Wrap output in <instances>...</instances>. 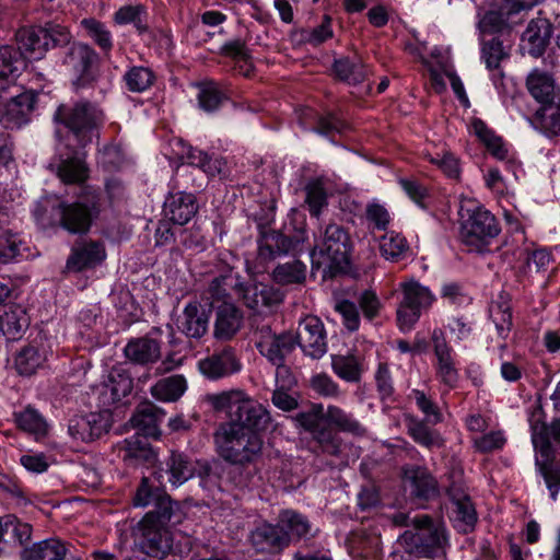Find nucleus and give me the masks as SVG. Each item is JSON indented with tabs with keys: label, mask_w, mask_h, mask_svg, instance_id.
Returning <instances> with one entry per match:
<instances>
[{
	"label": "nucleus",
	"mask_w": 560,
	"mask_h": 560,
	"mask_svg": "<svg viewBox=\"0 0 560 560\" xmlns=\"http://www.w3.org/2000/svg\"><path fill=\"white\" fill-rule=\"evenodd\" d=\"M213 436L219 455L232 465L253 464L261 455V435L241 424L221 423Z\"/></svg>",
	"instance_id": "f257e3e1"
},
{
	"label": "nucleus",
	"mask_w": 560,
	"mask_h": 560,
	"mask_svg": "<svg viewBox=\"0 0 560 560\" xmlns=\"http://www.w3.org/2000/svg\"><path fill=\"white\" fill-rule=\"evenodd\" d=\"M250 327L257 350L277 369V382H279L280 377L290 376V371L284 362L285 358L296 347L294 334L288 331L281 334L273 332L270 323L265 320L260 314L252 316Z\"/></svg>",
	"instance_id": "f03ea898"
},
{
	"label": "nucleus",
	"mask_w": 560,
	"mask_h": 560,
	"mask_svg": "<svg viewBox=\"0 0 560 560\" xmlns=\"http://www.w3.org/2000/svg\"><path fill=\"white\" fill-rule=\"evenodd\" d=\"M54 119L69 129L66 148H84L92 141L93 131L103 121V113L90 102H79L72 106L60 105Z\"/></svg>",
	"instance_id": "7ed1b4c3"
},
{
	"label": "nucleus",
	"mask_w": 560,
	"mask_h": 560,
	"mask_svg": "<svg viewBox=\"0 0 560 560\" xmlns=\"http://www.w3.org/2000/svg\"><path fill=\"white\" fill-rule=\"evenodd\" d=\"M462 220L460 237L476 250L487 246L501 231L495 217L474 201L464 202L459 209Z\"/></svg>",
	"instance_id": "20e7f679"
},
{
	"label": "nucleus",
	"mask_w": 560,
	"mask_h": 560,
	"mask_svg": "<svg viewBox=\"0 0 560 560\" xmlns=\"http://www.w3.org/2000/svg\"><path fill=\"white\" fill-rule=\"evenodd\" d=\"M350 238L345 229L330 223L311 252L312 268L332 272L348 262Z\"/></svg>",
	"instance_id": "39448f33"
},
{
	"label": "nucleus",
	"mask_w": 560,
	"mask_h": 560,
	"mask_svg": "<svg viewBox=\"0 0 560 560\" xmlns=\"http://www.w3.org/2000/svg\"><path fill=\"white\" fill-rule=\"evenodd\" d=\"M399 542L409 553H417L427 558H444L448 540L446 529L442 524H434L429 516V521L419 524L416 530H405Z\"/></svg>",
	"instance_id": "423d86ee"
},
{
	"label": "nucleus",
	"mask_w": 560,
	"mask_h": 560,
	"mask_svg": "<svg viewBox=\"0 0 560 560\" xmlns=\"http://www.w3.org/2000/svg\"><path fill=\"white\" fill-rule=\"evenodd\" d=\"M402 298L397 306V324L401 331H409L419 320L422 311L429 308L434 296L429 288L413 279L399 284Z\"/></svg>",
	"instance_id": "0eeeda50"
},
{
	"label": "nucleus",
	"mask_w": 560,
	"mask_h": 560,
	"mask_svg": "<svg viewBox=\"0 0 560 560\" xmlns=\"http://www.w3.org/2000/svg\"><path fill=\"white\" fill-rule=\"evenodd\" d=\"M152 514H145L133 529L135 541L148 556L165 557L173 547V535L167 524L154 523Z\"/></svg>",
	"instance_id": "6e6552de"
},
{
	"label": "nucleus",
	"mask_w": 560,
	"mask_h": 560,
	"mask_svg": "<svg viewBox=\"0 0 560 560\" xmlns=\"http://www.w3.org/2000/svg\"><path fill=\"white\" fill-rule=\"evenodd\" d=\"M96 58V52L86 44L77 43L69 48L63 65L77 89L85 88L94 80L92 66Z\"/></svg>",
	"instance_id": "1a4fd4ad"
},
{
	"label": "nucleus",
	"mask_w": 560,
	"mask_h": 560,
	"mask_svg": "<svg viewBox=\"0 0 560 560\" xmlns=\"http://www.w3.org/2000/svg\"><path fill=\"white\" fill-rule=\"evenodd\" d=\"M294 337L296 339V346H299L307 357L319 359L327 351L325 328L320 319L316 316H306L302 319Z\"/></svg>",
	"instance_id": "9d476101"
},
{
	"label": "nucleus",
	"mask_w": 560,
	"mask_h": 560,
	"mask_svg": "<svg viewBox=\"0 0 560 560\" xmlns=\"http://www.w3.org/2000/svg\"><path fill=\"white\" fill-rule=\"evenodd\" d=\"M109 427L110 415L107 410H103L73 417L69 421L68 432L73 440L89 443L101 438Z\"/></svg>",
	"instance_id": "9b49d317"
},
{
	"label": "nucleus",
	"mask_w": 560,
	"mask_h": 560,
	"mask_svg": "<svg viewBox=\"0 0 560 560\" xmlns=\"http://www.w3.org/2000/svg\"><path fill=\"white\" fill-rule=\"evenodd\" d=\"M198 369L205 377L217 381L240 372L242 363L234 349L226 347L199 360Z\"/></svg>",
	"instance_id": "f8f14e48"
},
{
	"label": "nucleus",
	"mask_w": 560,
	"mask_h": 560,
	"mask_svg": "<svg viewBox=\"0 0 560 560\" xmlns=\"http://www.w3.org/2000/svg\"><path fill=\"white\" fill-rule=\"evenodd\" d=\"M250 542L257 552L278 553L290 545V534L279 522L276 525L262 523L252 530Z\"/></svg>",
	"instance_id": "ddd939ff"
},
{
	"label": "nucleus",
	"mask_w": 560,
	"mask_h": 560,
	"mask_svg": "<svg viewBox=\"0 0 560 560\" xmlns=\"http://www.w3.org/2000/svg\"><path fill=\"white\" fill-rule=\"evenodd\" d=\"M235 289L244 304L258 313L264 307L270 308L283 301L282 292L269 284L257 282L240 283Z\"/></svg>",
	"instance_id": "4468645a"
},
{
	"label": "nucleus",
	"mask_w": 560,
	"mask_h": 560,
	"mask_svg": "<svg viewBox=\"0 0 560 560\" xmlns=\"http://www.w3.org/2000/svg\"><path fill=\"white\" fill-rule=\"evenodd\" d=\"M447 493L453 502L452 521L460 533H469L477 523V513L469 497L458 487L452 486Z\"/></svg>",
	"instance_id": "2eb2a0df"
},
{
	"label": "nucleus",
	"mask_w": 560,
	"mask_h": 560,
	"mask_svg": "<svg viewBox=\"0 0 560 560\" xmlns=\"http://www.w3.org/2000/svg\"><path fill=\"white\" fill-rule=\"evenodd\" d=\"M303 241V237L291 238L277 231L268 232L259 242L258 259L268 262L280 255L299 252L300 243Z\"/></svg>",
	"instance_id": "dca6fc26"
},
{
	"label": "nucleus",
	"mask_w": 560,
	"mask_h": 560,
	"mask_svg": "<svg viewBox=\"0 0 560 560\" xmlns=\"http://www.w3.org/2000/svg\"><path fill=\"white\" fill-rule=\"evenodd\" d=\"M95 205L73 202L59 205L60 222L70 233H84L89 230Z\"/></svg>",
	"instance_id": "f3484780"
},
{
	"label": "nucleus",
	"mask_w": 560,
	"mask_h": 560,
	"mask_svg": "<svg viewBox=\"0 0 560 560\" xmlns=\"http://www.w3.org/2000/svg\"><path fill=\"white\" fill-rule=\"evenodd\" d=\"M198 212L196 197L183 191L170 194L164 202L165 217L175 224L188 223Z\"/></svg>",
	"instance_id": "a211bd4d"
},
{
	"label": "nucleus",
	"mask_w": 560,
	"mask_h": 560,
	"mask_svg": "<svg viewBox=\"0 0 560 560\" xmlns=\"http://www.w3.org/2000/svg\"><path fill=\"white\" fill-rule=\"evenodd\" d=\"M50 353L43 340H34L24 346L15 355L14 364L21 375H32L43 368Z\"/></svg>",
	"instance_id": "6ab92c4d"
},
{
	"label": "nucleus",
	"mask_w": 560,
	"mask_h": 560,
	"mask_svg": "<svg viewBox=\"0 0 560 560\" xmlns=\"http://www.w3.org/2000/svg\"><path fill=\"white\" fill-rule=\"evenodd\" d=\"M165 412L150 401L140 404L130 418L131 425L138 433L158 439L161 434L159 423L164 419Z\"/></svg>",
	"instance_id": "aec40b11"
},
{
	"label": "nucleus",
	"mask_w": 560,
	"mask_h": 560,
	"mask_svg": "<svg viewBox=\"0 0 560 560\" xmlns=\"http://www.w3.org/2000/svg\"><path fill=\"white\" fill-rule=\"evenodd\" d=\"M534 444L537 450L536 466L544 477L551 494L555 495L560 486V470L555 463V454L551 444L545 439H541L540 442L534 439Z\"/></svg>",
	"instance_id": "412c9836"
},
{
	"label": "nucleus",
	"mask_w": 560,
	"mask_h": 560,
	"mask_svg": "<svg viewBox=\"0 0 560 560\" xmlns=\"http://www.w3.org/2000/svg\"><path fill=\"white\" fill-rule=\"evenodd\" d=\"M226 423L241 424L242 428L260 434V432L267 431L270 428L271 417L261 404L248 396L235 420H230Z\"/></svg>",
	"instance_id": "4be33fe9"
},
{
	"label": "nucleus",
	"mask_w": 560,
	"mask_h": 560,
	"mask_svg": "<svg viewBox=\"0 0 560 560\" xmlns=\"http://www.w3.org/2000/svg\"><path fill=\"white\" fill-rule=\"evenodd\" d=\"M433 349L438 359V376L448 387H454L458 381V372L455 368L452 350L447 346L443 332L434 330L432 334Z\"/></svg>",
	"instance_id": "5701e85b"
},
{
	"label": "nucleus",
	"mask_w": 560,
	"mask_h": 560,
	"mask_svg": "<svg viewBox=\"0 0 560 560\" xmlns=\"http://www.w3.org/2000/svg\"><path fill=\"white\" fill-rule=\"evenodd\" d=\"M243 315L232 303H222L217 307L214 322V338L218 340H231L241 329Z\"/></svg>",
	"instance_id": "b1692460"
},
{
	"label": "nucleus",
	"mask_w": 560,
	"mask_h": 560,
	"mask_svg": "<svg viewBox=\"0 0 560 560\" xmlns=\"http://www.w3.org/2000/svg\"><path fill=\"white\" fill-rule=\"evenodd\" d=\"M34 109V97L30 93H22L10 100L5 98L2 120L0 124L7 128H20L30 119Z\"/></svg>",
	"instance_id": "393cba45"
},
{
	"label": "nucleus",
	"mask_w": 560,
	"mask_h": 560,
	"mask_svg": "<svg viewBox=\"0 0 560 560\" xmlns=\"http://www.w3.org/2000/svg\"><path fill=\"white\" fill-rule=\"evenodd\" d=\"M248 394L243 389L233 388L220 393L207 394L205 401L217 412H225L235 420L245 405Z\"/></svg>",
	"instance_id": "a878e982"
},
{
	"label": "nucleus",
	"mask_w": 560,
	"mask_h": 560,
	"mask_svg": "<svg viewBox=\"0 0 560 560\" xmlns=\"http://www.w3.org/2000/svg\"><path fill=\"white\" fill-rule=\"evenodd\" d=\"M50 167L56 170L57 176L65 184H81L88 178V166L83 158L74 151L66 158L60 153L58 161L50 163Z\"/></svg>",
	"instance_id": "bb28decb"
},
{
	"label": "nucleus",
	"mask_w": 560,
	"mask_h": 560,
	"mask_svg": "<svg viewBox=\"0 0 560 560\" xmlns=\"http://www.w3.org/2000/svg\"><path fill=\"white\" fill-rule=\"evenodd\" d=\"M28 326V317L21 305L7 304L0 308V337L19 339Z\"/></svg>",
	"instance_id": "cd10ccee"
},
{
	"label": "nucleus",
	"mask_w": 560,
	"mask_h": 560,
	"mask_svg": "<svg viewBox=\"0 0 560 560\" xmlns=\"http://www.w3.org/2000/svg\"><path fill=\"white\" fill-rule=\"evenodd\" d=\"M126 358L137 364L155 363L161 358V345L149 337L131 339L125 347Z\"/></svg>",
	"instance_id": "c85d7f7f"
},
{
	"label": "nucleus",
	"mask_w": 560,
	"mask_h": 560,
	"mask_svg": "<svg viewBox=\"0 0 560 560\" xmlns=\"http://www.w3.org/2000/svg\"><path fill=\"white\" fill-rule=\"evenodd\" d=\"M106 257L104 246L100 243L90 242L78 245L73 248L68 258L67 267L74 271L95 267Z\"/></svg>",
	"instance_id": "c756f323"
},
{
	"label": "nucleus",
	"mask_w": 560,
	"mask_h": 560,
	"mask_svg": "<svg viewBox=\"0 0 560 560\" xmlns=\"http://www.w3.org/2000/svg\"><path fill=\"white\" fill-rule=\"evenodd\" d=\"M551 24L545 19L533 20L523 33L522 40L532 56H540L551 37Z\"/></svg>",
	"instance_id": "7c9ffc66"
},
{
	"label": "nucleus",
	"mask_w": 560,
	"mask_h": 560,
	"mask_svg": "<svg viewBox=\"0 0 560 560\" xmlns=\"http://www.w3.org/2000/svg\"><path fill=\"white\" fill-rule=\"evenodd\" d=\"M404 480L410 487L411 493L420 499H429L436 493V481L423 467L404 468Z\"/></svg>",
	"instance_id": "2f4dec72"
},
{
	"label": "nucleus",
	"mask_w": 560,
	"mask_h": 560,
	"mask_svg": "<svg viewBox=\"0 0 560 560\" xmlns=\"http://www.w3.org/2000/svg\"><path fill=\"white\" fill-rule=\"evenodd\" d=\"M67 545L58 538H48L34 544L22 551L23 560H65Z\"/></svg>",
	"instance_id": "473e14b6"
},
{
	"label": "nucleus",
	"mask_w": 560,
	"mask_h": 560,
	"mask_svg": "<svg viewBox=\"0 0 560 560\" xmlns=\"http://www.w3.org/2000/svg\"><path fill=\"white\" fill-rule=\"evenodd\" d=\"M209 318L197 303L185 306L179 328L189 338H201L208 331Z\"/></svg>",
	"instance_id": "72a5a7b5"
},
{
	"label": "nucleus",
	"mask_w": 560,
	"mask_h": 560,
	"mask_svg": "<svg viewBox=\"0 0 560 560\" xmlns=\"http://www.w3.org/2000/svg\"><path fill=\"white\" fill-rule=\"evenodd\" d=\"M472 133L487 148L491 155L498 160H505L509 149L503 139L490 129L481 119L474 118L470 124Z\"/></svg>",
	"instance_id": "f704fd0d"
},
{
	"label": "nucleus",
	"mask_w": 560,
	"mask_h": 560,
	"mask_svg": "<svg viewBox=\"0 0 560 560\" xmlns=\"http://www.w3.org/2000/svg\"><path fill=\"white\" fill-rule=\"evenodd\" d=\"M16 37L20 49L30 57L40 58L48 50V42L42 26L23 27L19 30Z\"/></svg>",
	"instance_id": "c9c22d12"
},
{
	"label": "nucleus",
	"mask_w": 560,
	"mask_h": 560,
	"mask_svg": "<svg viewBox=\"0 0 560 560\" xmlns=\"http://www.w3.org/2000/svg\"><path fill=\"white\" fill-rule=\"evenodd\" d=\"M278 521L282 529L290 534L292 539H307L315 535L313 526L303 514L293 510H283L279 513Z\"/></svg>",
	"instance_id": "e433bc0d"
},
{
	"label": "nucleus",
	"mask_w": 560,
	"mask_h": 560,
	"mask_svg": "<svg viewBox=\"0 0 560 560\" xmlns=\"http://www.w3.org/2000/svg\"><path fill=\"white\" fill-rule=\"evenodd\" d=\"M132 389V381L122 373H112L108 381L102 385L101 401L103 406H110L128 396Z\"/></svg>",
	"instance_id": "4c0bfd02"
},
{
	"label": "nucleus",
	"mask_w": 560,
	"mask_h": 560,
	"mask_svg": "<svg viewBox=\"0 0 560 560\" xmlns=\"http://www.w3.org/2000/svg\"><path fill=\"white\" fill-rule=\"evenodd\" d=\"M194 462L182 453H172L166 460V470L168 482L178 487L195 476Z\"/></svg>",
	"instance_id": "58836bf2"
},
{
	"label": "nucleus",
	"mask_w": 560,
	"mask_h": 560,
	"mask_svg": "<svg viewBox=\"0 0 560 560\" xmlns=\"http://www.w3.org/2000/svg\"><path fill=\"white\" fill-rule=\"evenodd\" d=\"M187 389V382L183 375H172L158 381L151 387V395L162 401H176Z\"/></svg>",
	"instance_id": "ea45409f"
},
{
	"label": "nucleus",
	"mask_w": 560,
	"mask_h": 560,
	"mask_svg": "<svg viewBox=\"0 0 560 560\" xmlns=\"http://www.w3.org/2000/svg\"><path fill=\"white\" fill-rule=\"evenodd\" d=\"M326 420L335 425L338 430L362 436L366 433L364 425L359 422L351 413L346 412L337 406H328L325 412Z\"/></svg>",
	"instance_id": "a19ab883"
},
{
	"label": "nucleus",
	"mask_w": 560,
	"mask_h": 560,
	"mask_svg": "<svg viewBox=\"0 0 560 560\" xmlns=\"http://www.w3.org/2000/svg\"><path fill=\"white\" fill-rule=\"evenodd\" d=\"M33 528L14 515L3 516V542L24 546L32 538Z\"/></svg>",
	"instance_id": "79ce46f5"
},
{
	"label": "nucleus",
	"mask_w": 560,
	"mask_h": 560,
	"mask_svg": "<svg viewBox=\"0 0 560 560\" xmlns=\"http://www.w3.org/2000/svg\"><path fill=\"white\" fill-rule=\"evenodd\" d=\"M336 75L350 84H358L364 81L369 74V70L360 58L350 60L341 58L334 63Z\"/></svg>",
	"instance_id": "37998d69"
},
{
	"label": "nucleus",
	"mask_w": 560,
	"mask_h": 560,
	"mask_svg": "<svg viewBox=\"0 0 560 560\" xmlns=\"http://www.w3.org/2000/svg\"><path fill=\"white\" fill-rule=\"evenodd\" d=\"M527 89L529 93L540 103H547L553 94V80L544 71L533 70L527 77Z\"/></svg>",
	"instance_id": "c03bdc74"
},
{
	"label": "nucleus",
	"mask_w": 560,
	"mask_h": 560,
	"mask_svg": "<svg viewBox=\"0 0 560 560\" xmlns=\"http://www.w3.org/2000/svg\"><path fill=\"white\" fill-rule=\"evenodd\" d=\"M272 279L278 284H301L306 279V266L300 260L278 265L272 271Z\"/></svg>",
	"instance_id": "a18cd8bd"
},
{
	"label": "nucleus",
	"mask_w": 560,
	"mask_h": 560,
	"mask_svg": "<svg viewBox=\"0 0 560 560\" xmlns=\"http://www.w3.org/2000/svg\"><path fill=\"white\" fill-rule=\"evenodd\" d=\"M408 250V243L406 238L394 231L385 233L380 238L381 255L390 261H398Z\"/></svg>",
	"instance_id": "49530a36"
},
{
	"label": "nucleus",
	"mask_w": 560,
	"mask_h": 560,
	"mask_svg": "<svg viewBox=\"0 0 560 560\" xmlns=\"http://www.w3.org/2000/svg\"><path fill=\"white\" fill-rule=\"evenodd\" d=\"M15 421L20 429L34 434L43 436L47 434L48 424L45 418L34 408L27 407L23 411L15 415Z\"/></svg>",
	"instance_id": "de8ad7c7"
},
{
	"label": "nucleus",
	"mask_w": 560,
	"mask_h": 560,
	"mask_svg": "<svg viewBox=\"0 0 560 560\" xmlns=\"http://www.w3.org/2000/svg\"><path fill=\"white\" fill-rule=\"evenodd\" d=\"M147 438L148 436L137 433L120 442L118 444V451L122 459H148L151 454V448L149 447Z\"/></svg>",
	"instance_id": "09e8293b"
},
{
	"label": "nucleus",
	"mask_w": 560,
	"mask_h": 560,
	"mask_svg": "<svg viewBox=\"0 0 560 560\" xmlns=\"http://www.w3.org/2000/svg\"><path fill=\"white\" fill-rule=\"evenodd\" d=\"M8 222V214L0 211V262L7 264L20 253L21 241L18 235L4 230L2 225Z\"/></svg>",
	"instance_id": "8fccbe9b"
},
{
	"label": "nucleus",
	"mask_w": 560,
	"mask_h": 560,
	"mask_svg": "<svg viewBox=\"0 0 560 560\" xmlns=\"http://www.w3.org/2000/svg\"><path fill=\"white\" fill-rule=\"evenodd\" d=\"M331 366L334 372L347 382H359L361 377V366L358 359L353 355H331Z\"/></svg>",
	"instance_id": "3c124183"
},
{
	"label": "nucleus",
	"mask_w": 560,
	"mask_h": 560,
	"mask_svg": "<svg viewBox=\"0 0 560 560\" xmlns=\"http://www.w3.org/2000/svg\"><path fill=\"white\" fill-rule=\"evenodd\" d=\"M186 159L189 164L201 168L205 173L210 176L220 175L223 171L225 163L219 158H211L208 153L189 148L186 153Z\"/></svg>",
	"instance_id": "603ef678"
},
{
	"label": "nucleus",
	"mask_w": 560,
	"mask_h": 560,
	"mask_svg": "<svg viewBox=\"0 0 560 560\" xmlns=\"http://www.w3.org/2000/svg\"><path fill=\"white\" fill-rule=\"evenodd\" d=\"M124 80L129 91L140 93L153 84L155 75L151 69L139 66L129 69L125 73Z\"/></svg>",
	"instance_id": "864d4df0"
},
{
	"label": "nucleus",
	"mask_w": 560,
	"mask_h": 560,
	"mask_svg": "<svg viewBox=\"0 0 560 560\" xmlns=\"http://www.w3.org/2000/svg\"><path fill=\"white\" fill-rule=\"evenodd\" d=\"M23 66L21 52L11 46L0 47V81L16 77Z\"/></svg>",
	"instance_id": "5fc2aeb1"
},
{
	"label": "nucleus",
	"mask_w": 560,
	"mask_h": 560,
	"mask_svg": "<svg viewBox=\"0 0 560 560\" xmlns=\"http://www.w3.org/2000/svg\"><path fill=\"white\" fill-rule=\"evenodd\" d=\"M408 432L417 443L428 448L443 445L440 434L435 430L430 429L424 422L412 421L408 427Z\"/></svg>",
	"instance_id": "6e6d98bb"
},
{
	"label": "nucleus",
	"mask_w": 560,
	"mask_h": 560,
	"mask_svg": "<svg viewBox=\"0 0 560 560\" xmlns=\"http://www.w3.org/2000/svg\"><path fill=\"white\" fill-rule=\"evenodd\" d=\"M535 119L536 124L547 136L560 135V105L539 109Z\"/></svg>",
	"instance_id": "4d7b16f0"
},
{
	"label": "nucleus",
	"mask_w": 560,
	"mask_h": 560,
	"mask_svg": "<svg viewBox=\"0 0 560 560\" xmlns=\"http://www.w3.org/2000/svg\"><path fill=\"white\" fill-rule=\"evenodd\" d=\"M312 438L316 441L320 450L329 455H338L341 450L340 438L325 423H323L313 434Z\"/></svg>",
	"instance_id": "13d9d810"
},
{
	"label": "nucleus",
	"mask_w": 560,
	"mask_h": 560,
	"mask_svg": "<svg viewBox=\"0 0 560 560\" xmlns=\"http://www.w3.org/2000/svg\"><path fill=\"white\" fill-rule=\"evenodd\" d=\"M81 24L102 50L109 51L112 49L113 42L110 32L102 22L95 19H84L81 21Z\"/></svg>",
	"instance_id": "bf43d9fd"
},
{
	"label": "nucleus",
	"mask_w": 560,
	"mask_h": 560,
	"mask_svg": "<svg viewBox=\"0 0 560 560\" xmlns=\"http://www.w3.org/2000/svg\"><path fill=\"white\" fill-rule=\"evenodd\" d=\"M305 202L312 215L318 217L322 209L327 206V194L319 180L311 182L305 187Z\"/></svg>",
	"instance_id": "052dcab7"
},
{
	"label": "nucleus",
	"mask_w": 560,
	"mask_h": 560,
	"mask_svg": "<svg viewBox=\"0 0 560 560\" xmlns=\"http://www.w3.org/2000/svg\"><path fill=\"white\" fill-rule=\"evenodd\" d=\"M512 16H508L505 13V5L502 4L500 10H490L485 13L479 22V26L482 32L497 33L513 23Z\"/></svg>",
	"instance_id": "680f3d73"
},
{
	"label": "nucleus",
	"mask_w": 560,
	"mask_h": 560,
	"mask_svg": "<svg viewBox=\"0 0 560 560\" xmlns=\"http://www.w3.org/2000/svg\"><path fill=\"white\" fill-rule=\"evenodd\" d=\"M223 98V94L214 83L201 85L198 93L199 106L209 113L218 109Z\"/></svg>",
	"instance_id": "e2e57ef3"
},
{
	"label": "nucleus",
	"mask_w": 560,
	"mask_h": 560,
	"mask_svg": "<svg viewBox=\"0 0 560 560\" xmlns=\"http://www.w3.org/2000/svg\"><path fill=\"white\" fill-rule=\"evenodd\" d=\"M518 258L524 260L529 272H539L549 265L551 256L545 249L530 250L526 247L520 252Z\"/></svg>",
	"instance_id": "0e129e2a"
},
{
	"label": "nucleus",
	"mask_w": 560,
	"mask_h": 560,
	"mask_svg": "<svg viewBox=\"0 0 560 560\" xmlns=\"http://www.w3.org/2000/svg\"><path fill=\"white\" fill-rule=\"evenodd\" d=\"M154 509L147 514H152L151 521L154 523L168 524L173 515V502L164 492L155 494L153 501Z\"/></svg>",
	"instance_id": "69168bd1"
},
{
	"label": "nucleus",
	"mask_w": 560,
	"mask_h": 560,
	"mask_svg": "<svg viewBox=\"0 0 560 560\" xmlns=\"http://www.w3.org/2000/svg\"><path fill=\"white\" fill-rule=\"evenodd\" d=\"M491 317L495 324L499 336L506 339L512 328V313L506 304H497L491 307Z\"/></svg>",
	"instance_id": "338daca9"
},
{
	"label": "nucleus",
	"mask_w": 560,
	"mask_h": 560,
	"mask_svg": "<svg viewBox=\"0 0 560 560\" xmlns=\"http://www.w3.org/2000/svg\"><path fill=\"white\" fill-rule=\"evenodd\" d=\"M364 318L372 320L380 315L383 307L377 294L372 290H363L357 298Z\"/></svg>",
	"instance_id": "774afa93"
}]
</instances>
